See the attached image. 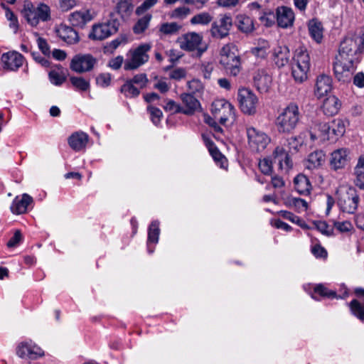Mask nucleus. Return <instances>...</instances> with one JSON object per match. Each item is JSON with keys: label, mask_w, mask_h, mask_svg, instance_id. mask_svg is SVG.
Returning a JSON list of instances; mask_svg holds the SVG:
<instances>
[{"label": "nucleus", "mask_w": 364, "mask_h": 364, "mask_svg": "<svg viewBox=\"0 0 364 364\" xmlns=\"http://www.w3.org/2000/svg\"><path fill=\"white\" fill-rule=\"evenodd\" d=\"M259 168L264 174L270 175L273 168L272 161L268 158H264L259 161Z\"/></svg>", "instance_id": "obj_48"}, {"label": "nucleus", "mask_w": 364, "mask_h": 364, "mask_svg": "<svg viewBox=\"0 0 364 364\" xmlns=\"http://www.w3.org/2000/svg\"><path fill=\"white\" fill-rule=\"evenodd\" d=\"M237 27L243 33H249L255 30L253 20L247 16L240 15L237 17Z\"/></svg>", "instance_id": "obj_35"}, {"label": "nucleus", "mask_w": 364, "mask_h": 364, "mask_svg": "<svg viewBox=\"0 0 364 364\" xmlns=\"http://www.w3.org/2000/svg\"><path fill=\"white\" fill-rule=\"evenodd\" d=\"M22 240V235L20 230H16L14 236L7 242L8 247H16Z\"/></svg>", "instance_id": "obj_62"}, {"label": "nucleus", "mask_w": 364, "mask_h": 364, "mask_svg": "<svg viewBox=\"0 0 364 364\" xmlns=\"http://www.w3.org/2000/svg\"><path fill=\"white\" fill-rule=\"evenodd\" d=\"M97 84L102 87H106L110 85L111 75L109 73H102L96 78Z\"/></svg>", "instance_id": "obj_57"}, {"label": "nucleus", "mask_w": 364, "mask_h": 364, "mask_svg": "<svg viewBox=\"0 0 364 364\" xmlns=\"http://www.w3.org/2000/svg\"><path fill=\"white\" fill-rule=\"evenodd\" d=\"M237 100L244 114L252 115L256 112L258 98L251 90L245 87L239 89Z\"/></svg>", "instance_id": "obj_12"}, {"label": "nucleus", "mask_w": 364, "mask_h": 364, "mask_svg": "<svg viewBox=\"0 0 364 364\" xmlns=\"http://www.w3.org/2000/svg\"><path fill=\"white\" fill-rule=\"evenodd\" d=\"M123 63L124 58L122 55H118L109 61V66L114 70H118Z\"/></svg>", "instance_id": "obj_63"}, {"label": "nucleus", "mask_w": 364, "mask_h": 364, "mask_svg": "<svg viewBox=\"0 0 364 364\" xmlns=\"http://www.w3.org/2000/svg\"><path fill=\"white\" fill-rule=\"evenodd\" d=\"M56 32L58 36L67 43L73 44L79 40L77 31L66 25H60Z\"/></svg>", "instance_id": "obj_28"}, {"label": "nucleus", "mask_w": 364, "mask_h": 364, "mask_svg": "<svg viewBox=\"0 0 364 364\" xmlns=\"http://www.w3.org/2000/svg\"><path fill=\"white\" fill-rule=\"evenodd\" d=\"M23 56L17 52H9L1 56L4 69L15 71L23 65Z\"/></svg>", "instance_id": "obj_19"}, {"label": "nucleus", "mask_w": 364, "mask_h": 364, "mask_svg": "<svg viewBox=\"0 0 364 364\" xmlns=\"http://www.w3.org/2000/svg\"><path fill=\"white\" fill-rule=\"evenodd\" d=\"M33 202V198L27 193H23L21 197L16 196L11 205V211L16 215L23 214Z\"/></svg>", "instance_id": "obj_22"}, {"label": "nucleus", "mask_w": 364, "mask_h": 364, "mask_svg": "<svg viewBox=\"0 0 364 364\" xmlns=\"http://www.w3.org/2000/svg\"><path fill=\"white\" fill-rule=\"evenodd\" d=\"M129 81L134 85L135 84L139 89H142L146 86L148 79L145 74H138Z\"/></svg>", "instance_id": "obj_52"}, {"label": "nucleus", "mask_w": 364, "mask_h": 364, "mask_svg": "<svg viewBox=\"0 0 364 364\" xmlns=\"http://www.w3.org/2000/svg\"><path fill=\"white\" fill-rule=\"evenodd\" d=\"M140 89L135 86L132 82L127 80L122 87L121 92L128 97H137L140 93Z\"/></svg>", "instance_id": "obj_42"}, {"label": "nucleus", "mask_w": 364, "mask_h": 364, "mask_svg": "<svg viewBox=\"0 0 364 364\" xmlns=\"http://www.w3.org/2000/svg\"><path fill=\"white\" fill-rule=\"evenodd\" d=\"M213 20V16L208 12H201L193 16L190 22L192 25H208Z\"/></svg>", "instance_id": "obj_40"}, {"label": "nucleus", "mask_w": 364, "mask_h": 364, "mask_svg": "<svg viewBox=\"0 0 364 364\" xmlns=\"http://www.w3.org/2000/svg\"><path fill=\"white\" fill-rule=\"evenodd\" d=\"M219 63L225 71L236 76L241 70V61L238 50L233 43H228L220 51Z\"/></svg>", "instance_id": "obj_2"}, {"label": "nucleus", "mask_w": 364, "mask_h": 364, "mask_svg": "<svg viewBox=\"0 0 364 364\" xmlns=\"http://www.w3.org/2000/svg\"><path fill=\"white\" fill-rule=\"evenodd\" d=\"M348 150L344 148L338 149L331 154L330 165L334 170L343 168L348 162Z\"/></svg>", "instance_id": "obj_24"}, {"label": "nucleus", "mask_w": 364, "mask_h": 364, "mask_svg": "<svg viewBox=\"0 0 364 364\" xmlns=\"http://www.w3.org/2000/svg\"><path fill=\"white\" fill-rule=\"evenodd\" d=\"M8 21H9V27L13 29L16 33L18 29V22L16 16L10 9H6V14H5Z\"/></svg>", "instance_id": "obj_47"}, {"label": "nucleus", "mask_w": 364, "mask_h": 364, "mask_svg": "<svg viewBox=\"0 0 364 364\" xmlns=\"http://www.w3.org/2000/svg\"><path fill=\"white\" fill-rule=\"evenodd\" d=\"M364 49V28L349 33L341 42L338 54L336 57L333 70L339 80L349 78L360 60V55Z\"/></svg>", "instance_id": "obj_1"}, {"label": "nucleus", "mask_w": 364, "mask_h": 364, "mask_svg": "<svg viewBox=\"0 0 364 364\" xmlns=\"http://www.w3.org/2000/svg\"><path fill=\"white\" fill-rule=\"evenodd\" d=\"M132 8L133 7L131 3H127L117 0L116 11L119 14H128L132 11Z\"/></svg>", "instance_id": "obj_49"}, {"label": "nucleus", "mask_w": 364, "mask_h": 364, "mask_svg": "<svg viewBox=\"0 0 364 364\" xmlns=\"http://www.w3.org/2000/svg\"><path fill=\"white\" fill-rule=\"evenodd\" d=\"M22 14L32 26H37L40 21L45 22L50 19V8L44 4L36 7L31 2H26Z\"/></svg>", "instance_id": "obj_7"}, {"label": "nucleus", "mask_w": 364, "mask_h": 364, "mask_svg": "<svg viewBox=\"0 0 364 364\" xmlns=\"http://www.w3.org/2000/svg\"><path fill=\"white\" fill-rule=\"evenodd\" d=\"M356 176L355 184L360 188H364V154L361 155L354 169Z\"/></svg>", "instance_id": "obj_36"}, {"label": "nucleus", "mask_w": 364, "mask_h": 364, "mask_svg": "<svg viewBox=\"0 0 364 364\" xmlns=\"http://www.w3.org/2000/svg\"><path fill=\"white\" fill-rule=\"evenodd\" d=\"M348 306L352 315L364 322V303L358 299H353Z\"/></svg>", "instance_id": "obj_37"}, {"label": "nucleus", "mask_w": 364, "mask_h": 364, "mask_svg": "<svg viewBox=\"0 0 364 364\" xmlns=\"http://www.w3.org/2000/svg\"><path fill=\"white\" fill-rule=\"evenodd\" d=\"M232 26V18L230 16L224 15L218 20L213 22L210 33L214 38L223 39L229 35Z\"/></svg>", "instance_id": "obj_14"}, {"label": "nucleus", "mask_w": 364, "mask_h": 364, "mask_svg": "<svg viewBox=\"0 0 364 364\" xmlns=\"http://www.w3.org/2000/svg\"><path fill=\"white\" fill-rule=\"evenodd\" d=\"M152 18V15L147 14L140 18L133 27V31L136 34L144 33L149 26V23Z\"/></svg>", "instance_id": "obj_38"}, {"label": "nucleus", "mask_w": 364, "mask_h": 364, "mask_svg": "<svg viewBox=\"0 0 364 364\" xmlns=\"http://www.w3.org/2000/svg\"><path fill=\"white\" fill-rule=\"evenodd\" d=\"M186 76V70L182 68H176L169 73V77L176 80H180Z\"/></svg>", "instance_id": "obj_59"}, {"label": "nucleus", "mask_w": 364, "mask_h": 364, "mask_svg": "<svg viewBox=\"0 0 364 364\" xmlns=\"http://www.w3.org/2000/svg\"><path fill=\"white\" fill-rule=\"evenodd\" d=\"M314 225L317 230L321 232L322 234L329 236L333 233V228L330 227L326 222L324 221H318L314 223Z\"/></svg>", "instance_id": "obj_51"}, {"label": "nucleus", "mask_w": 364, "mask_h": 364, "mask_svg": "<svg viewBox=\"0 0 364 364\" xmlns=\"http://www.w3.org/2000/svg\"><path fill=\"white\" fill-rule=\"evenodd\" d=\"M188 87L191 94L199 93L203 90L202 82L197 79L188 82Z\"/></svg>", "instance_id": "obj_54"}, {"label": "nucleus", "mask_w": 364, "mask_h": 364, "mask_svg": "<svg viewBox=\"0 0 364 364\" xmlns=\"http://www.w3.org/2000/svg\"><path fill=\"white\" fill-rule=\"evenodd\" d=\"M290 58L289 48L285 46H278L273 50V60L278 68H282L288 64Z\"/></svg>", "instance_id": "obj_26"}, {"label": "nucleus", "mask_w": 364, "mask_h": 364, "mask_svg": "<svg viewBox=\"0 0 364 364\" xmlns=\"http://www.w3.org/2000/svg\"><path fill=\"white\" fill-rule=\"evenodd\" d=\"M191 13V9L186 6H180L174 9L170 13L171 18L183 20Z\"/></svg>", "instance_id": "obj_45"}, {"label": "nucleus", "mask_w": 364, "mask_h": 364, "mask_svg": "<svg viewBox=\"0 0 364 364\" xmlns=\"http://www.w3.org/2000/svg\"><path fill=\"white\" fill-rule=\"evenodd\" d=\"M16 353L20 358L32 360L37 359L44 355L43 350L31 341L19 343L16 349Z\"/></svg>", "instance_id": "obj_15"}, {"label": "nucleus", "mask_w": 364, "mask_h": 364, "mask_svg": "<svg viewBox=\"0 0 364 364\" xmlns=\"http://www.w3.org/2000/svg\"><path fill=\"white\" fill-rule=\"evenodd\" d=\"M49 80L50 82L55 85H60L65 82V77L61 67L58 69L51 70L49 73Z\"/></svg>", "instance_id": "obj_39"}, {"label": "nucleus", "mask_w": 364, "mask_h": 364, "mask_svg": "<svg viewBox=\"0 0 364 364\" xmlns=\"http://www.w3.org/2000/svg\"><path fill=\"white\" fill-rule=\"evenodd\" d=\"M96 60L90 55H75L70 63V68L77 73H84L92 69Z\"/></svg>", "instance_id": "obj_16"}, {"label": "nucleus", "mask_w": 364, "mask_h": 364, "mask_svg": "<svg viewBox=\"0 0 364 364\" xmlns=\"http://www.w3.org/2000/svg\"><path fill=\"white\" fill-rule=\"evenodd\" d=\"M164 109L171 113H182V107L171 100H167L166 105L164 106Z\"/></svg>", "instance_id": "obj_58"}, {"label": "nucleus", "mask_w": 364, "mask_h": 364, "mask_svg": "<svg viewBox=\"0 0 364 364\" xmlns=\"http://www.w3.org/2000/svg\"><path fill=\"white\" fill-rule=\"evenodd\" d=\"M203 37L196 32L187 33L178 38L177 42L180 48L186 51L196 50L198 55H201L208 48V46L203 43Z\"/></svg>", "instance_id": "obj_10"}, {"label": "nucleus", "mask_w": 364, "mask_h": 364, "mask_svg": "<svg viewBox=\"0 0 364 364\" xmlns=\"http://www.w3.org/2000/svg\"><path fill=\"white\" fill-rule=\"evenodd\" d=\"M315 129L319 132V139L322 141H336L346 132L344 123L339 119L330 122H316Z\"/></svg>", "instance_id": "obj_5"}, {"label": "nucleus", "mask_w": 364, "mask_h": 364, "mask_svg": "<svg viewBox=\"0 0 364 364\" xmlns=\"http://www.w3.org/2000/svg\"><path fill=\"white\" fill-rule=\"evenodd\" d=\"M70 81L73 86L79 91H87L90 88V82L82 77L71 76Z\"/></svg>", "instance_id": "obj_43"}, {"label": "nucleus", "mask_w": 364, "mask_h": 364, "mask_svg": "<svg viewBox=\"0 0 364 364\" xmlns=\"http://www.w3.org/2000/svg\"><path fill=\"white\" fill-rule=\"evenodd\" d=\"M147 109L149 112L153 123L154 124L159 123L162 117V112L159 108L152 106H149Z\"/></svg>", "instance_id": "obj_55"}, {"label": "nucleus", "mask_w": 364, "mask_h": 364, "mask_svg": "<svg viewBox=\"0 0 364 364\" xmlns=\"http://www.w3.org/2000/svg\"><path fill=\"white\" fill-rule=\"evenodd\" d=\"M334 227L341 232H349L352 230L353 225L350 222L346 221H335L333 222Z\"/></svg>", "instance_id": "obj_56"}, {"label": "nucleus", "mask_w": 364, "mask_h": 364, "mask_svg": "<svg viewBox=\"0 0 364 364\" xmlns=\"http://www.w3.org/2000/svg\"><path fill=\"white\" fill-rule=\"evenodd\" d=\"M310 68V58L304 49H297L291 67V74L296 82L301 83L307 80Z\"/></svg>", "instance_id": "obj_6"}, {"label": "nucleus", "mask_w": 364, "mask_h": 364, "mask_svg": "<svg viewBox=\"0 0 364 364\" xmlns=\"http://www.w3.org/2000/svg\"><path fill=\"white\" fill-rule=\"evenodd\" d=\"M295 190L301 195H307L310 193L311 185L309 179L303 174H299L294 178Z\"/></svg>", "instance_id": "obj_31"}, {"label": "nucleus", "mask_w": 364, "mask_h": 364, "mask_svg": "<svg viewBox=\"0 0 364 364\" xmlns=\"http://www.w3.org/2000/svg\"><path fill=\"white\" fill-rule=\"evenodd\" d=\"M332 89V80L326 75H321L317 77L315 94L318 97L327 95Z\"/></svg>", "instance_id": "obj_27"}, {"label": "nucleus", "mask_w": 364, "mask_h": 364, "mask_svg": "<svg viewBox=\"0 0 364 364\" xmlns=\"http://www.w3.org/2000/svg\"><path fill=\"white\" fill-rule=\"evenodd\" d=\"M276 14L274 12L269 11L264 12L262 16L259 17L260 21L266 26H271L275 22Z\"/></svg>", "instance_id": "obj_53"}, {"label": "nucleus", "mask_w": 364, "mask_h": 364, "mask_svg": "<svg viewBox=\"0 0 364 364\" xmlns=\"http://www.w3.org/2000/svg\"><path fill=\"white\" fill-rule=\"evenodd\" d=\"M151 49L149 43L139 45L137 48L130 50L124 63V69L125 70H134L148 62L149 57L148 52Z\"/></svg>", "instance_id": "obj_8"}, {"label": "nucleus", "mask_w": 364, "mask_h": 364, "mask_svg": "<svg viewBox=\"0 0 364 364\" xmlns=\"http://www.w3.org/2000/svg\"><path fill=\"white\" fill-rule=\"evenodd\" d=\"M290 153L284 146H277L273 151V157L279 164L281 171L287 172L292 166Z\"/></svg>", "instance_id": "obj_17"}, {"label": "nucleus", "mask_w": 364, "mask_h": 364, "mask_svg": "<svg viewBox=\"0 0 364 364\" xmlns=\"http://www.w3.org/2000/svg\"><path fill=\"white\" fill-rule=\"evenodd\" d=\"M300 119L299 107L290 103L277 118L276 124L280 133H290L296 127Z\"/></svg>", "instance_id": "obj_3"}, {"label": "nucleus", "mask_w": 364, "mask_h": 364, "mask_svg": "<svg viewBox=\"0 0 364 364\" xmlns=\"http://www.w3.org/2000/svg\"><path fill=\"white\" fill-rule=\"evenodd\" d=\"M68 19L73 26L82 28L93 19V15L88 9H81L71 13Z\"/></svg>", "instance_id": "obj_18"}, {"label": "nucleus", "mask_w": 364, "mask_h": 364, "mask_svg": "<svg viewBox=\"0 0 364 364\" xmlns=\"http://www.w3.org/2000/svg\"><path fill=\"white\" fill-rule=\"evenodd\" d=\"M120 23L116 14L111 13L109 18L102 23L94 24L89 38L92 40L102 41L117 33Z\"/></svg>", "instance_id": "obj_4"}, {"label": "nucleus", "mask_w": 364, "mask_h": 364, "mask_svg": "<svg viewBox=\"0 0 364 364\" xmlns=\"http://www.w3.org/2000/svg\"><path fill=\"white\" fill-rule=\"evenodd\" d=\"M37 43L41 51L46 56H50V50L47 41L43 38L37 39Z\"/></svg>", "instance_id": "obj_61"}, {"label": "nucleus", "mask_w": 364, "mask_h": 364, "mask_svg": "<svg viewBox=\"0 0 364 364\" xmlns=\"http://www.w3.org/2000/svg\"><path fill=\"white\" fill-rule=\"evenodd\" d=\"M289 204L294 207L298 211H306L308 208V203L304 199L292 197L288 200Z\"/></svg>", "instance_id": "obj_46"}, {"label": "nucleus", "mask_w": 364, "mask_h": 364, "mask_svg": "<svg viewBox=\"0 0 364 364\" xmlns=\"http://www.w3.org/2000/svg\"><path fill=\"white\" fill-rule=\"evenodd\" d=\"M276 18L279 26L288 28L293 25L294 13L291 8L279 6L276 10Z\"/></svg>", "instance_id": "obj_20"}, {"label": "nucleus", "mask_w": 364, "mask_h": 364, "mask_svg": "<svg viewBox=\"0 0 364 364\" xmlns=\"http://www.w3.org/2000/svg\"><path fill=\"white\" fill-rule=\"evenodd\" d=\"M234 107L224 99L215 100L211 105V112L215 119L225 124L229 119L235 118Z\"/></svg>", "instance_id": "obj_13"}, {"label": "nucleus", "mask_w": 364, "mask_h": 364, "mask_svg": "<svg viewBox=\"0 0 364 364\" xmlns=\"http://www.w3.org/2000/svg\"><path fill=\"white\" fill-rule=\"evenodd\" d=\"M314 292L322 296L326 297H335L336 292L332 291H328L325 287L322 284H318L314 288Z\"/></svg>", "instance_id": "obj_60"}, {"label": "nucleus", "mask_w": 364, "mask_h": 364, "mask_svg": "<svg viewBox=\"0 0 364 364\" xmlns=\"http://www.w3.org/2000/svg\"><path fill=\"white\" fill-rule=\"evenodd\" d=\"M180 98L183 107H182V113L188 115L193 114L200 108L199 101L191 93H183Z\"/></svg>", "instance_id": "obj_23"}, {"label": "nucleus", "mask_w": 364, "mask_h": 364, "mask_svg": "<svg viewBox=\"0 0 364 364\" xmlns=\"http://www.w3.org/2000/svg\"><path fill=\"white\" fill-rule=\"evenodd\" d=\"M181 26L176 22L164 23L159 27V32L164 35H173L178 33Z\"/></svg>", "instance_id": "obj_41"}, {"label": "nucleus", "mask_w": 364, "mask_h": 364, "mask_svg": "<svg viewBox=\"0 0 364 364\" xmlns=\"http://www.w3.org/2000/svg\"><path fill=\"white\" fill-rule=\"evenodd\" d=\"M68 142L71 149L75 151H80L86 147L88 135L82 132H75L69 136Z\"/></svg>", "instance_id": "obj_25"}, {"label": "nucleus", "mask_w": 364, "mask_h": 364, "mask_svg": "<svg viewBox=\"0 0 364 364\" xmlns=\"http://www.w3.org/2000/svg\"><path fill=\"white\" fill-rule=\"evenodd\" d=\"M341 107L338 99L336 96H329L323 103V111L325 114L332 116L338 113Z\"/></svg>", "instance_id": "obj_29"}, {"label": "nucleus", "mask_w": 364, "mask_h": 364, "mask_svg": "<svg viewBox=\"0 0 364 364\" xmlns=\"http://www.w3.org/2000/svg\"><path fill=\"white\" fill-rule=\"evenodd\" d=\"M326 155L321 150L311 153L306 161V168L314 169L320 167L325 161Z\"/></svg>", "instance_id": "obj_30"}, {"label": "nucleus", "mask_w": 364, "mask_h": 364, "mask_svg": "<svg viewBox=\"0 0 364 364\" xmlns=\"http://www.w3.org/2000/svg\"><path fill=\"white\" fill-rule=\"evenodd\" d=\"M159 233V222L157 220L153 221L149 225L148 230L147 245L149 253L153 252L154 250L151 249L150 245L151 243L156 244L158 242Z\"/></svg>", "instance_id": "obj_32"}, {"label": "nucleus", "mask_w": 364, "mask_h": 364, "mask_svg": "<svg viewBox=\"0 0 364 364\" xmlns=\"http://www.w3.org/2000/svg\"><path fill=\"white\" fill-rule=\"evenodd\" d=\"M311 252L313 255L316 257H326L327 255V252L326 250L321 247L320 245H316L312 247Z\"/></svg>", "instance_id": "obj_64"}, {"label": "nucleus", "mask_w": 364, "mask_h": 364, "mask_svg": "<svg viewBox=\"0 0 364 364\" xmlns=\"http://www.w3.org/2000/svg\"><path fill=\"white\" fill-rule=\"evenodd\" d=\"M159 0H144L143 3L136 8V14L141 15L148 11L158 3Z\"/></svg>", "instance_id": "obj_50"}, {"label": "nucleus", "mask_w": 364, "mask_h": 364, "mask_svg": "<svg viewBox=\"0 0 364 364\" xmlns=\"http://www.w3.org/2000/svg\"><path fill=\"white\" fill-rule=\"evenodd\" d=\"M246 134L248 145L253 151H262L271 141L270 137L267 134L253 127H247Z\"/></svg>", "instance_id": "obj_11"}, {"label": "nucleus", "mask_w": 364, "mask_h": 364, "mask_svg": "<svg viewBox=\"0 0 364 364\" xmlns=\"http://www.w3.org/2000/svg\"><path fill=\"white\" fill-rule=\"evenodd\" d=\"M304 143V139L301 135L291 136L286 139L284 146L288 151L292 154L296 153Z\"/></svg>", "instance_id": "obj_34"}, {"label": "nucleus", "mask_w": 364, "mask_h": 364, "mask_svg": "<svg viewBox=\"0 0 364 364\" xmlns=\"http://www.w3.org/2000/svg\"><path fill=\"white\" fill-rule=\"evenodd\" d=\"M308 28L311 37L317 43H320L323 38L321 23L316 19H311L308 23Z\"/></svg>", "instance_id": "obj_33"}, {"label": "nucleus", "mask_w": 364, "mask_h": 364, "mask_svg": "<svg viewBox=\"0 0 364 364\" xmlns=\"http://www.w3.org/2000/svg\"><path fill=\"white\" fill-rule=\"evenodd\" d=\"M254 85L261 93L267 92L272 84V77L264 70H257L253 77Z\"/></svg>", "instance_id": "obj_21"}, {"label": "nucleus", "mask_w": 364, "mask_h": 364, "mask_svg": "<svg viewBox=\"0 0 364 364\" xmlns=\"http://www.w3.org/2000/svg\"><path fill=\"white\" fill-rule=\"evenodd\" d=\"M359 195L353 187H344L339 190L338 205L343 212L354 213L359 204Z\"/></svg>", "instance_id": "obj_9"}, {"label": "nucleus", "mask_w": 364, "mask_h": 364, "mask_svg": "<svg viewBox=\"0 0 364 364\" xmlns=\"http://www.w3.org/2000/svg\"><path fill=\"white\" fill-rule=\"evenodd\" d=\"M127 43V38L125 35H120L105 46V52L113 53L120 45Z\"/></svg>", "instance_id": "obj_44"}]
</instances>
